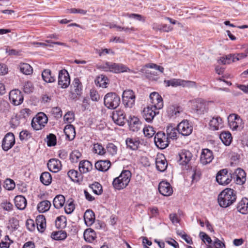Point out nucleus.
<instances>
[{
    "mask_svg": "<svg viewBox=\"0 0 248 248\" xmlns=\"http://www.w3.org/2000/svg\"><path fill=\"white\" fill-rule=\"evenodd\" d=\"M236 200V192L231 188H226L222 190L217 198L218 204L222 208H227L231 206Z\"/></svg>",
    "mask_w": 248,
    "mask_h": 248,
    "instance_id": "nucleus-1",
    "label": "nucleus"
},
{
    "mask_svg": "<svg viewBox=\"0 0 248 248\" xmlns=\"http://www.w3.org/2000/svg\"><path fill=\"white\" fill-rule=\"evenodd\" d=\"M131 177V173L127 170H123L120 175L115 178L112 182L114 188L121 190L125 188L128 185Z\"/></svg>",
    "mask_w": 248,
    "mask_h": 248,
    "instance_id": "nucleus-2",
    "label": "nucleus"
},
{
    "mask_svg": "<svg viewBox=\"0 0 248 248\" xmlns=\"http://www.w3.org/2000/svg\"><path fill=\"white\" fill-rule=\"evenodd\" d=\"M104 102L107 108L109 109H115L120 103V98L115 93H108L105 95Z\"/></svg>",
    "mask_w": 248,
    "mask_h": 248,
    "instance_id": "nucleus-3",
    "label": "nucleus"
},
{
    "mask_svg": "<svg viewBox=\"0 0 248 248\" xmlns=\"http://www.w3.org/2000/svg\"><path fill=\"white\" fill-rule=\"evenodd\" d=\"M166 86L177 87L182 86L183 87L196 88V83L193 81L185 80L182 79L172 78L170 80H164Z\"/></svg>",
    "mask_w": 248,
    "mask_h": 248,
    "instance_id": "nucleus-4",
    "label": "nucleus"
},
{
    "mask_svg": "<svg viewBox=\"0 0 248 248\" xmlns=\"http://www.w3.org/2000/svg\"><path fill=\"white\" fill-rule=\"evenodd\" d=\"M48 121L46 115L43 112L38 113L31 121V126L35 130H39L44 128Z\"/></svg>",
    "mask_w": 248,
    "mask_h": 248,
    "instance_id": "nucleus-5",
    "label": "nucleus"
},
{
    "mask_svg": "<svg viewBox=\"0 0 248 248\" xmlns=\"http://www.w3.org/2000/svg\"><path fill=\"white\" fill-rule=\"evenodd\" d=\"M102 68L105 71L111 72L115 73L130 71L128 68L123 64L109 62H106L103 65Z\"/></svg>",
    "mask_w": 248,
    "mask_h": 248,
    "instance_id": "nucleus-6",
    "label": "nucleus"
},
{
    "mask_svg": "<svg viewBox=\"0 0 248 248\" xmlns=\"http://www.w3.org/2000/svg\"><path fill=\"white\" fill-rule=\"evenodd\" d=\"M135 95L131 90H126L123 92L122 102L126 108H132L135 102Z\"/></svg>",
    "mask_w": 248,
    "mask_h": 248,
    "instance_id": "nucleus-7",
    "label": "nucleus"
},
{
    "mask_svg": "<svg viewBox=\"0 0 248 248\" xmlns=\"http://www.w3.org/2000/svg\"><path fill=\"white\" fill-rule=\"evenodd\" d=\"M154 141L157 147L160 149H165L169 144L168 138L165 133L162 132H158L155 134Z\"/></svg>",
    "mask_w": 248,
    "mask_h": 248,
    "instance_id": "nucleus-8",
    "label": "nucleus"
},
{
    "mask_svg": "<svg viewBox=\"0 0 248 248\" xmlns=\"http://www.w3.org/2000/svg\"><path fill=\"white\" fill-rule=\"evenodd\" d=\"M232 177L226 169L219 171L216 176L217 182L221 185H227L232 181Z\"/></svg>",
    "mask_w": 248,
    "mask_h": 248,
    "instance_id": "nucleus-9",
    "label": "nucleus"
},
{
    "mask_svg": "<svg viewBox=\"0 0 248 248\" xmlns=\"http://www.w3.org/2000/svg\"><path fill=\"white\" fill-rule=\"evenodd\" d=\"M228 124L232 130H237L242 127V120L237 114L232 113L228 117Z\"/></svg>",
    "mask_w": 248,
    "mask_h": 248,
    "instance_id": "nucleus-10",
    "label": "nucleus"
},
{
    "mask_svg": "<svg viewBox=\"0 0 248 248\" xmlns=\"http://www.w3.org/2000/svg\"><path fill=\"white\" fill-rule=\"evenodd\" d=\"M58 86L63 89L67 88L70 84V78L67 71L62 69L59 72Z\"/></svg>",
    "mask_w": 248,
    "mask_h": 248,
    "instance_id": "nucleus-11",
    "label": "nucleus"
},
{
    "mask_svg": "<svg viewBox=\"0 0 248 248\" xmlns=\"http://www.w3.org/2000/svg\"><path fill=\"white\" fill-rule=\"evenodd\" d=\"M151 106L159 110L163 107V101L161 95L156 92H153L150 95Z\"/></svg>",
    "mask_w": 248,
    "mask_h": 248,
    "instance_id": "nucleus-12",
    "label": "nucleus"
},
{
    "mask_svg": "<svg viewBox=\"0 0 248 248\" xmlns=\"http://www.w3.org/2000/svg\"><path fill=\"white\" fill-rule=\"evenodd\" d=\"M159 113L158 109L151 106L145 108L142 111V116L148 123L151 122L155 116Z\"/></svg>",
    "mask_w": 248,
    "mask_h": 248,
    "instance_id": "nucleus-13",
    "label": "nucleus"
},
{
    "mask_svg": "<svg viewBox=\"0 0 248 248\" xmlns=\"http://www.w3.org/2000/svg\"><path fill=\"white\" fill-rule=\"evenodd\" d=\"M15 144V138L13 133L9 132L5 135L2 141V148L7 151L12 148Z\"/></svg>",
    "mask_w": 248,
    "mask_h": 248,
    "instance_id": "nucleus-14",
    "label": "nucleus"
},
{
    "mask_svg": "<svg viewBox=\"0 0 248 248\" xmlns=\"http://www.w3.org/2000/svg\"><path fill=\"white\" fill-rule=\"evenodd\" d=\"M179 133L183 136H187L192 132L193 127L187 120L182 121L177 126Z\"/></svg>",
    "mask_w": 248,
    "mask_h": 248,
    "instance_id": "nucleus-15",
    "label": "nucleus"
},
{
    "mask_svg": "<svg viewBox=\"0 0 248 248\" xmlns=\"http://www.w3.org/2000/svg\"><path fill=\"white\" fill-rule=\"evenodd\" d=\"M9 99L14 105L17 106L23 102L24 98L19 90H13L9 93Z\"/></svg>",
    "mask_w": 248,
    "mask_h": 248,
    "instance_id": "nucleus-16",
    "label": "nucleus"
},
{
    "mask_svg": "<svg viewBox=\"0 0 248 248\" xmlns=\"http://www.w3.org/2000/svg\"><path fill=\"white\" fill-rule=\"evenodd\" d=\"M214 159V155L212 151L205 148L202 151L200 156V162L203 165L209 164Z\"/></svg>",
    "mask_w": 248,
    "mask_h": 248,
    "instance_id": "nucleus-17",
    "label": "nucleus"
},
{
    "mask_svg": "<svg viewBox=\"0 0 248 248\" xmlns=\"http://www.w3.org/2000/svg\"><path fill=\"white\" fill-rule=\"evenodd\" d=\"M183 111V109L182 107L177 104L170 105L167 109V114L170 118L179 117Z\"/></svg>",
    "mask_w": 248,
    "mask_h": 248,
    "instance_id": "nucleus-18",
    "label": "nucleus"
},
{
    "mask_svg": "<svg viewBox=\"0 0 248 248\" xmlns=\"http://www.w3.org/2000/svg\"><path fill=\"white\" fill-rule=\"evenodd\" d=\"M158 190L161 194L165 196H169L172 194L173 190L170 184L163 181L158 186Z\"/></svg>",
    "mask_w": 248,
    "mask_h": 248,
    "instance_id": "nucleus-19",
    "label": "nucleus"
},
{
    "mask_svg": "<svg viewBox=\"0 0 248 248\" xmlns=\"http://www.w3.org/2000/svg\"><path fill=\"white\" fill-rule=\"evenodd\" d=\"M112 119L114 122L119 125H123L125 124V115L122 110H118L113 112Z\"/></svg>",
    "mask_w": 248,
    "mask_h": 248,
    "instance_id": "nucleus-20",
    "label": "nucleus"
},
{
    "mask_svg": "<svg viewBox=\"0 0 248 248\" xmlns=\"http://www.w3.org/2000/svg\"><path fill=\"white\" fill-rule=\"evenodd\" d=\"M155 165L157 170L160 172H164L167 169L168 163L165 156L163 154L157 155L155 159Z\"/></svg>",
    "mask_w": 248,
    "mask_h": 248,
    "instance_id": "nucleus-21",
    "label": "nucleus"
},
{
    "mask_svg": "<svg viewBox=\"0 0 248 248\" xmlns=\"http://www.w3.org/2000/svg\"><path fill=\"white\" fill-rule=\"evenodd\" d=\"M191 153L186 150H183L179 154V162L182 165H186L189 164L192 158Z\"/></svg>",
    "mask_w": 248,
    "mask_h": 248,
    "instance_id": "nucleus-22",
    "label": "nucleus"
},
{
    "mask_svg": "<svg viewBox=\"0 0 248 248\" xmlns=\"http://www.w3.org/2000/svg\"><path fill=\"white\" fill-rule=\"evenodd\" d=\"M127 122L130 129L134 132L139 131L141 127V123L137 117L130 116Z\"/></svg>",
    "mask_w": 248,
    "mask_h": 248,
    "instance_id": "nucleus-23",
    "label": "nucleus"
},
{
    "mask_svg": "<svg viewBox=\"0 0 248 248\" xmlns=\"http://www.w3.org/2000/svg\"><path fill=\"white\" fill-rule=\"evenodd\" d=\"M125 143L127 148L132 150L138 149L142 144L141 141L138 138H127Z\"/></svg>",
    "mask_w": 248,
    "mask_h": 248,
    "instance_id": "nucleus-24",
    "label": "nucleus"
},
{
    "mask_svg": "<svg viewBox=\"0 0 248 248\" xmlns=\"http://www.w3.org/2000/svg\"><path fill=\"white\" fill-rule=\"evenodd\" d=\"M209 125L210 129L214 131L217 130L223 126L222 119L218 116L213 117L210 121Z\"/></svg>",
    "mask_w": 248,
    "mask_h": 248,
    "instance_id": "nucleus-25",
    "label": "nucleus"
},
{
    "mask_svg": "<svg viewBox=\"0 0 248 248\" xmlns=\"http://www.w3.org/2000/svg\"><path fill=\"white\" fill-rule=\"evenodd\" d=\"M61 161L57 159H51L47 163L49 170L53 172H57L61 169Z\"/></svg>",
    "mask_w": 248,
    "mask_h": 248,
    "instance_id": "nucleus-26",
    "label": "nucleus"
},
{
    "mask_svg": "<svg viewBox=\"0 0 248 248\" xmlns=\"http://www.w3.org/2000/svg\"><path fill=\"white\" fill-rule=\"evenodd\" d=\"M235 176L236 182L237 184L243 185L246 181V173L245 171L240 169H237L233 174Z\"/></svg>",
    "mask_w": 248,
    "mask_h": 248,
    "instance_id": "nucleus-27",
    "label": "nucleus"
},
{
    "mask_svg": "<svg viewBox=\"0 0 248 248\" xmlns=\"http://www.w3.org/2000/svg\"><path fill=\"white\" fill-rule=\"evenodd\" d=\"M111 163L108 160H99L95 164V168L101 171H106L108 170L110 167Z\"/></svg>",
    "mask_w": 248,
    "mask_h": 248,
    "instance_id": "nucleus-28",
    "label": "nucleus"
},
{
    "mask_svg": "<svg viewBox=\"0 0 248 248\" xmlns=\"http://www.w3.org/2000/svg\"><path fill=\"white\" fill-rule=\"evenodd\" d=\"M237 210L243 214L248 213V199L242 198L237 206Z\"/></svg>",
    "mask_w": 248,
    "mask_h": 248,
    "instance_id": "nucleus-29",
    "label": "nucleus"
},
{
    "mask_svg": "<svg viewBox=\"0 0 248 248\" xmlns=\"http://www.w3.org/2000/svg\"><path fill=\"white\" fill-rule=\"evenodd\" d=\"M15 203L18 209L23 210L26 207L27 200L24 196L17 195L15 198Z\"/></svg>",
    "mask_w": 248,
    "mask_h": 248,
    "instance_id": "nucleus-30",
    "label": "nucleus"
},
{
    "mask_svg": "<svg viewBox=\"0 0 248 248\" xmlns=\"http://www.w3.org/2000/svg\"><path fill=\"white\" fill-rule=\"evenodd\" d=\"M92 168V164L89 161L82 160L79 163V170L81 173H87L91 170Z\"/></svg>",
    "mask_w": 248,
    "mask_h": 248,
    "instance_id": "nucleus-31",
    "label": "nucleus"
},
{
    "mask_svg": "<svg viewBox=\"0 0 248 248\" xmlns=\"http://www.w3.org/2000/svg\"><path fill=\"white\" fill-rule=\"evenodd\" d=\"M85 240L89 243H92L96 238V233L91 228L85 230L83 234Z\"/></svg>",
    "mask_w": 248,
    "mask_h": 248,
    "instance_id": "nucleus-32",
    "label": "nucleus"
},
{
    "mask_svg": "<svg viewBox=\"0 0 248 248\" xmlns=\"http://www.w3.org/2000/svg\"><path fill=\"white\" fill-rule=\"evenodd\" d=\"M84 219L85 223L87 226L92 225L95 220L94 213L92 210H87L84 213Z\"/></svg>",
    "mask_w": 248,
    "mask_h": 248,
    "instance_id": "nucleus-33",
    "label": "nucleus"
},
{
    "mask_svg": "<svg viewBox=\"0 0 248 248\" xmlns=\"http://www.w3.org/2000/svg\"><path fill=\"white\" fill-rule=\"evenodd\" d=\"M36 223L38 230L43 232L45 231L46 227V218L44 215H39L36 219Z\"/></svg>",
    "mask_w": 248,
    "mask_h": 248,
    "instance_id": "nucleus-34",
    "label": "nucleus"
},
{
    "mask_svg": "<svg viewBox=\"0 0 248 248\" xmlns=\"http://www.w3.org/2000/svg\"><path fill=\"white\" fill-rule=\"evenodd\" d=\"M64 132L69 140H73L75 137V129L72 125H67L64 129Z\"/></svg>",
    "mask_w": 248,
    "mask_h": 248,
    "instance_id": "nucleus-35",
    "label": "nucleus"
},
{
    "mask_svg": "<svg viewBox=\"0 0 248 248\" xmlns=\"http://www.w3.org/2000/svg\"><path fill=\"white\" fill-rule=\"evenodd\" d=\"M43 79L46 83H52L55 81L56 78L52 75L49 69H45L42 73Z\"/></svg>",
    "mask_w": 248,
    "mask_h": 248,
    "instance_id": "nucleus-36",
    "label": "nucleus"
},
{
    "mask_svg": "<svg viewBox=\"0 0 248 248\" xmlns=\"http://www.w3.org/2000/svg\"><path fill=\"white\" fill-rule=\"evenodd\" d=\"M108 78L103 75L97 77L95 80L96 86L102 88H106L108 84Z\"/></svg>",
    "mask_w": 248,
    "mask_h": 248,
    "instance_id": "nucleus-37",
    "label": "nucleus"
},
{
    "mask_svg": "<svg viewBox=\"0 0 248 248\" xmlns=\"http://www.w3.org/2000/svg\"><path fill=\"white\" fill-rule=\"evenodd\" d=\"M194 106L198 113L203 112L206 110V103L202 99H198L194 102Z\"/></svg>",
    "mask_w": 248,
    "mask_h": 248,
    "instance_id": "nucleus-38",
    "label": "nucleus"
},
{
    "mask_svg": "<svg viewBox=\"0 0 248 248\" xmlns=\"http://www.w3.org/2000/svg\"><path fill=\"white\" fill-rule=\"evenodd\" d=\"M65 202V197L62 195H58L54 199L53 203L55 208L59 209L63 206Z\"/></svg>",
    "mask_w": 248,
    "mask_h": 248,
    "instance_id": "nucleus-39",
    "label": "nucleus"
},
{
    "mask_svg": "<svg viewBox=\"0 0 248 248\" xmlns=\"http://www.w3.org/2000/svg\"><path fill=\"white\" fill-rule=\"evenodd\" d=\"M51 203L47 200H45L40 202L37 205V210L40 213H44L47 211L51 206Z\"/></svg>",
    "mask_w": 248,
    "mask_h": 248,
    "instance_id": "nucleus-40",
    "label": "nucleus"
},
{
    "mask_svg": "<svg viewBox=\"0 0 248 248\" xmlns=\"http://www.w3.org/2000/svg\"><path fill=\"white\" fill-rule=\"evenodd\" d=\"M178 132V128H176L172 125H168L167 127L166 133L168 139H177Z\"/></svg>",
    "mask_w": 248,
    "mask_h": 248,
    "instance_id": "nucleus-41",
    "label": "nucleus"
},
{
    "mask_svg": "<svg viewBox=\"0 0 248 248\" xmlns=\"http://www.w3.org/2000/svg\"><path fill=\"white\" fill-rule=\"evenodd\" d=\"M223 144L225 145H229L232 140L231 134L229 132H222L219 136Z\"/></svg>",
    "mask_w": 248,
    "mask_h": 248,
    "instance_id": "nucleus-42",
    "label": "nucleus"
},
{
    "mask_svg": "<svg viewBox=\"0 0 248 248\" xmlns=\"http://www.w3.org/2000/svg\"><path fill=\"white\" fill-rule=\"evenodd\" d=\"M67 175L71 180L76 182H80L82 178L81 174L79 173L78 171L73 170H70L68 172Z\"/></svg>",
    "mask_w": 248,
    "mask_h": 248,
    "instance_id": "nucleus-43",
    "label": "nucleus"
},
{
    "mask_svg": "<svg viewBox=\"0 0 248 248\" xmlns=\"http://www.w3.org/2000/svg\"><path fill=\"white\" fill-rule=\"evenodd\" d=\"M51 238L56 240H63L67 237V233L64 231L54 232L51 233Z\"/></svg>",
    "mask_w": 248,
    "mask_h": 248,
    "instance_id": "nucleus-44",
    "label": "nucleus"
},
{
    "mask_svg": "<svg viewBox=\"0 0 248 248\" xmlns=\"http://www.w3.org/2000/svg\"><path fill=\"white\" fill-rule=\"evenodd\" d=\"M40 181L45 185L48 186L51 183L52 177L48 172H44L40 176Z\"/></svg>",
    "mask_w": 248,
    "mask_h": 248,
    "instance_id": "nucleus-45",
    "label": "nucleus"
},
{
    "mask_svg": "<svg viewBox=\"0 0 248 248\" xmlns=\"http://www.w3.org/2000/svg\"><path fill=\"white\" fill-rule=\"evenodd\" d=\"M19 69L21 72L27 75L31 74L33 71L31 65L25 63H20L19 65Z\"/></svg>",
    "mask_w": 248,
    "mask_h": 248,
    "instance_id": "nucleus-46",
    "label": "nucleus"
},
{
    "mask_svg": "<svg viewBox=\"0 0 248 248\" xmlns=\"http://www.w3.org/2000/svg\"><path fill=\"white\" fill-rule=\"evenodd\" d=\"M93 152L100 155H103L106 153V149L101 143H95L93 147Z\"/></svg>",
    "mask_w": 248,
    "mask_h": 248,
    "instance_id": "nucleus-47",
    "label": "nucleus"
},
{
    "mask_svg": "<svg viewBox=\"0 0 248 248\" xmlns=\"http://www.w3.org/2000/svg\"><path fill=\"white\" fill-rule=\"evenodd\" d=\"M75 208V204H74V201L72 199L68 200L64 207V210L66 214H70L74 210Z\"/></svg>",
    "mask_w": 248,
    "mask_h": 248,
    "instance_id": "nucleus-48",
    "label": "nucleus"
},
{
    "mask_svg": "<svg viewBox=\"0 0 248 248\" xmlns=\"http://www.w3.org/2000/svg\"><path fill=\"white\" fill-rule=\"evenodd\" d=\"M143 132L145 136L148 138L152 137L155 133L154 128L150 125L146 126L143 128Z\"/></svg>",
    "mask_w": 248,
    "mask_h": 248,
    "instance_id": "nucleus-49",
    "label": "nucleus"
},
{
    "mask_svg": "<svg viewBox=\"0 0 248 248\" xmlns=\"http://www.w3.org/2000/svg\"><path fill=\"white\" fill-rule=\"evenodd\" d=\"M90 188L96 195H100L103 192L102 186L98 183L95 182L90 186Z\"/></svg>",
    "mask_w": 248,
    "mask_h": 248,
    "instance_id": "nucleus-50",
    "label": "nucleus"
},
{
    "mask_svg": "<svg viewBox=\"0 0 248 248\" xmlns=\"http://www.w3.org/2000/svg\"><path fill=\"white\" fill-rule=\"evenodd\" d=\"M73 85L75 93L77 94H79L82 89V83L79 79L78 78H75L73 82Z\"/></svg>",
    "mask_w": 248,
    "mask_h": 248,
    "instance_id": "nucleus-51",
    "label": "nucleus"
},
{
    "mask_svg": "<svg viewBox=\"0 0 248 248\" xmlns=\"http://www.w3.org/2000/svg\"><path fill=\"white\" fill-rule=\"evenodd\" d=\"M107 152L112 156L115 155L117 153V147L113 143H108L106 147Z\"/></svg>",
    "mask_w": 248,
    "mask_h": 248,
    "instance_id": "nucleus-52",
    "label": "nucleus"
},
{
    "mask_svg": "<svg viewBox=\"0 0 248 248\" xmlns=\"http://www.w3.org/2000/svg\"><path fill=\"white\" fill-rule=\"evenodd\" d=\"M81 154L78 150H74L70 154V159L72 162H78L79 158L81 157Z\"/></svg>",
    "mask_w": 248,
    "mask_h": 248,
    "instance_id": "nucleus-53",
    "label": "nucleus"
},
{
    "mask_svg": "<svg viewBox=\"0 0 248 248\" xmlns=\"http://www.w3.org/2000/svg\"><path fill=\"white\" fill-rule=\"evenodd\" d=\"M231 58L232 56L229 54L220 57L219 59L217 60V62L219 64L224 65L228 64L232 62Z\"/></svg>",
    "mask_w": 248,
    "mask_h": 248,
    "instance_id": "nucleus-54",
    "label": "nucleus"
},
{
    "mask_svg": "<svg viewBox=\"0 0 248 248\" xmlns=\"http://www.w3.org/2000/svg\"><path fill=\"white\" fill-rule=\"evenodd\" d=\"M46 139L48 146H53L56 144V137L54 134H49L47 136Z\"/></svg>",
    "mask_w": 248,
    "mask_h": 248,
    "instance_id": "nucleus-55",
    "label": "nucleus"
},
{
    "mask_svg": "<svg viewBox=\"0 0 248 248\" xmlns=\"http://www.w3.org/2000/svg\"><path fill=\"white\" fill-rule=\"evenodd\" d=\"M31 113V111L30 109L26 108L20 111L19 116L20 118L27 119L29 117Z\"/></svg>",
    "mask_w": 248,
    "mask_h": 248,
    "instance_id": "nucleus-56",
    "label": "nucleus"
},
{
    "mask_svg": "<svg viewBox=\"0 0 248 248\" xmlns=\"http://www.w3.org/2000/svg\"><path fill=\"white\" fill-rule=\"evenodd\" d=\"M4 187L7 190H12L15 188V184L12 180L7 179L5 181Z\"/></svg>",
    "mask_w": 248,
    "mask_h": 248,
    "instance_id": "nucleus-57",
    "label": "nucleus"
},
{
    "mask_svg": "<svg viewBox=\"0 0 248 248\" xmlns=\"http://www.w3.org/2000/svg\"><path fill=\"white\" fill-rule=\"evenodd\" d=\"M23 90L25 93H29L33 90V86L31 82L28 81L25 83L23 86Z\"/></svg>",
    "mask_w": 248,
    "mask_h": 248,
    "instance_id": "nucleus-58",
    "label": "nucleus"
},
{
    "mask_svg": "<svg viewBox=\"0 0 248 248\" xmlns=\"http://www.w3.org/2000/svg\"><path fill=\"white\" fill-rule=\"evenodd\" d=\"M31 137L29 132L26 130H22L19 133V139L21 140H27Z\"/></svg>",
    "mask_w": 248,
    "mask_h": 248,
    "instance_id": "nucleus-59",
    "label": "nucleus"
},
{
    "mask_svg": "<svg viewBox=\"0 0 248 248\" xmlns=\"http://www.w3.org/2000/svg\"><path fill=\"white\" fill-rule=\"evenodd\" d=\"M66 13L76 14L78 13L81 15H85L87 13L86 10L81 9L71 8L67 9L66 11Z\"/></svg>",
    "mask_w": 248,
    "mask_h": 248,
    "instance_id": "nucleus-60",
    "label": "nucleus"
},
{
    "mask_svg": "<svg viewBox=\"0 0 248 248\" xmlns=\"http://www.w3.org/2000/svg\"><path fill=\"white\" fill-rule=\"evenodd\" d=\"M63 119L65 122L71 123L74 120V114L73 112H68L64 115Z\"/></svg>",
    "mask_w": 248,
    "mask_h": 248,
    "instance_id": "nucleus-61",
    "label": "nucleus"
},
{
    "mask_svg": "<svg viewBox=\"0 0 248 248\" xmlns=\"http://www.w3.org/2000/svg\"><path fill=\"white\" fill-rule=\"evenodd\" d=\"M1 207L5 211H11L13 209V205L11 202L6 201L1 203Z\"/></svg>",
    "mask_w": 248,
    "mask_h": 248,
    "instance_id": "nucleus-62",
    "label": "nucleus"
},
{
    "mask_svg": "<svg viewBox=\"0 0 248 248\" xmlns=\"http://www.w3.org/2000/svg\"><path fill=\"white\" fill-rule=\"evenodd\" d=\"M199 235L202 241H203L204 243L207 242L208 244L211 243V238L205 232H200Z\"/></svg>",
    "mask_w": 248,
    "mask_h": 248,
    "instance_id": "nucleus-63",
    "label": "nucleus"
},
{
    "mask_svg": "<svg viewBox=\"0 0 248 248\" xmlns=\"http://www.w3.org/2000/svg\"><path fill=\"white\" fill-rule=\"evenodd\" d=\"M90 97L91 99L94 101H98L100 98L98 92L95 90H91Z\"/></svg>",
    "mask_w": 248,
    "mask_h": 248,
    "instance_id": "nucleus-64",
    "label": "nucleus"
}]
</instances>
